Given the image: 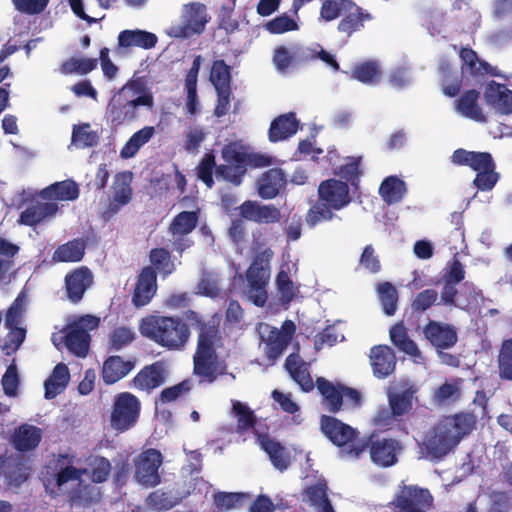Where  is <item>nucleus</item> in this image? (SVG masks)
<instances>
[{
	"label": "nucleus",
	"mask_w": 512,
	"mask_h": 512,
	"mask_svg": "<svg viewBox=\"0 0 512 512\" xmlns=\"http://www.w3.org/2000/svg\"><path fill=\"white\" fill-rule=\"evenodd\" d=\"M72 142L83 147H93L99 142V136L96 131L90 130L88 123L74 126L72 132Z\"/></svg>",
	"instance_id": "69168bd1"
},
{
	"label": "nucleus",
	"mask_w": 512,
	"mask_h": 512,
	"mask_svg": "<svg viewBox=\"0 0 512 512\" xmlns=\"http://www.w3.org/2000/svg\"><path fill=\"white\" fill-rule=\"evenodd\" d=\"M250 496L241 492H218L214 495V502L219 509L231 510L240 508Z\"/></svg>",
	"instance_id": "e2e57ef3"
},
{
	"label": "nucleus",
	"mask_w": 512,
	"mask_h": 512,
	"mask_svg": "<svg viewBox=\"0 0 512 512\" xmlns=\"http://www.w3.org/2000/svg\"><path fill=\"white\" fill-rule=\"evenodd\" d=\"M342 384H333L324 377L316 379V387L323 397L322 404L332 414L341 411L343 407Z\"/></svg>",
	"instance_id": "72a5a7b5"
},
{
	"label": "nucleus",
	"mask_w": 512,
	"mask_h": 512,
	"mask_svg": "<svg viewBox=\"0 0 512 512\" xmlns=\"http://www.w3.org/2000/svg\"><path fill=\"white\" fill-rule=\"evenodd\" d=\"M333 211H335L334 208L318 199L317 202L309 208L306 221L310 226H315L323 221H331L336 217Z\"/></svg>",
	"instance_id": "680f3d73"
},
{
	"label": "nucleus",
	"mask_w": 512,
	"mask_h": 512,
	"mask_svg": "<svg viewBox=\"0 0 512 512\" xmlns=\"http://www.w3.org/2000/svg\"><path fill=\"white\" fill-rule=\"evenodd\" d=\"M217 355L194 354L193 373L200 382L213 383L218 378Z\"/></svg>",
	"instance_id": "a19ab883"
},
{
	"label": "nucleus",
	"mask_w": 512,
	"mask_h": 512,
	"mask_svg": "<svg viewBox=\"0 0 512 512\" xmlns=\"http://www.w3.org/2000/svg\"><path fill=\"white\" fill-rule=\"evenodd\" d=\"M405 192V183L397 176H389L385 178L379 187V194L388 204L401 201Z\"/></svg>",
	"instance_id": "8fccbe9b"
},
{
	"label": "nucleus",
	"mask_w": 512,
	"mask_h": 512,
	"mask_svg": "<svg viewBox=\"0 0 512 512\" xmlns=\"http://www.w3.org/2000/svg\"><path fill=\"white\" fill-rule=\"evenodd\" d=\"M70 380L69 369L66 364L58 363L51 375L45 380L44 396L46 399H53L64 391Z\"/></svg>",
	"instance_id": "ea45409f"
},
{
	"label": "nucleus",
	"mask_w": 512,
	"mask_h": 512,
	"mask_svg": "<svg viewBox=\"0 0 512 512\" xmlns=\"http://www.w3.org/2000/svg\"><path fill=\"white\" fill-rule=\"evenodd\" d=\"M373 16L357 5L353 0L349 3L337 25L339 33L351 37L354 33L361 31L365 22L371 21Z\"/></svg>",
	"instance_id": "4be33fe9"
},
{
	"label": "nucleus",
	"mask_w": 512,
	"mask_h": 512,
	"mask_svg": "<svg viewBox=\"0 0 512 512\" xmlns=\"http://www.w3.org/2000/svg\"><path fill=\"white\" fill-rule=\"evenodd\" d=\"M78 196V185L72 180L55 182L41 191V197L47 200L73 201Z\"/></svg>",
	"instance_id": "79ce46f5"
},
{
	"label": "nucleus",
	"mask_w": 512,
	"mask_h": 512,
	"mask_svg": "<svg viewBox=\"0 0 512 512\" xmlns=\"http://www.w3.org/2000/svg\"><path fill=\"white\" fill-rule=\"evenodd\" d=\"M284 367L303 392H310L314 389L316 383L314 384L310 374L309 363L305 362L298 352L291 353L286 358Z\"/></svg>",
	"instance_id": "a878e982"
},
{
	"label": "nucleus",
	"mask_w": 512,
	"mask_h": 512,
	"mask_svg": "<svg viewBox=\"0 0 512 512\" xmlns=\"http://www.w3.org/2000/svg\"><path fill=\"white\" fill-rule=\"evenodd\" d=\"M181 501V498L173 494L172 491H165L164 489H157L151 492L147 499V505L156 511L170 510Z\"/></svg>",
	"instance_id": "603ef678"
},
{
	"label": "nucleus",
	"mask_w": 512,
	"mask_h": 512,
	"mask_svg": "<svg viewBox=\"0 0 512 512\" xmlns=\"http://www.w3.org/2000/svg\"><path fill=\"white\" fill-rule=\"evenodd\" d=\"M274 252L267 247L262 250L256 248L252 263L246 271L247 294L254 305L265 306L268 300L266 287L270 278V262Z\"/></svg>",
	"instance_id": "20e7f679"
},
{
	"label": "nucleus",
	"mask_w": 512,
	"mask_h": 512,
	"mask_svg": "<svg viewBox=\"0 0 512 512\" xmlns=\"http://www.w3.org/2000/svg\"><path fill=\"white\" fill-rule=\"evenodd\" d=\"M391 342L402 352L410 356H419L420 350L416 343L409 337L403 323L394 324L389 331Z\"/></svg>",
	"instance_id": "49530a36"
},
{
	"label": "nucleus",
	"mask_w": 512,
	"mask_h": 512,
	"mask_svg": "<svg viewBox=\"0 0 512 512\" xmlns=\"http://www.w3.org/2000/svg\"><path fill=\"white\" fill-rule=\"evenodd\" d=\"M140 400L130 392H121L115 396L110 415V425L118 432L134 427L140 417Z\"/></svg>",
	"instance_id": "6e6552de"
},
{
	"label": "nucleus",
	"mask_w": 512,
	"mask_h": 512,
	"mask_svg": "<svg viewBox=\"0 0 512 512\" xmlns=\"http://www.w3.org/2000/svg\"><path fill=\"white\" fill-rule=\"evenodd\" d=\"M140 106L152 110L154 107V97L147 94L129 99L125 96L124 89H120L109 100L106 115L112 125L120 126L124 123L135 121L138 118V108Z\"/></svg>",
	"instance_id": "423d86ee"
},
{
	"label": "nucleus",
	"mask_w": 512,
	"mask_h": 512,
	"mask_svg": "<svg viewBox=\"0 0 512 512\" xmlns=\"http://www.w3.org/2000/svg\"><path fill=\"white\" fill-rule=\"evenodd\" d=\"M438 292L435 289H425L418 294L411 303V309L414 313H424L433 305L437 304Z\"/></svg>",
	"instance_id": "774afa93"
},
{
	"label": "nucleus",
	"mask_w": 512,
	"mask_h": 512,
	"mask_svg": "<svg viewBox=\"0 0 512 512\" xmlns=\"http://www.w3.org/2000/svg\"><path fill=\"white\" fill-rule=\"evenodd\" d=\"M299 124L300 122L293 112L277 116L272 120L268 130L269 141L277 143L287 140L297 133Z\"/></svg>",
	"instance_id": "c85d7f7f"
},
{
	"label": "nucleus",
	"mask_w": 512,
	"mask_h": 512,
	"mask_svg": "<svg viewBox=\"0 0 512 512\" xmlns=\"http://www.w3.org/2000/svg\"><path fill=\"white\" fill-rule=\"evenodd\" d=\"M303 495L318 512H335L328 498L326 481H318L316 484L310 485L305 489Z\"/></svg>",
	"instance_id": "37998d69"
},
{
	"label": "nucleus",
	"mask_w": 512,
	"mask_h": 512,
	"mask_svg": "<svg viewBox=\"0 0 512 512\" xmlns=\"http://www.w3.org/2000/svg\"><path fill=\"white\" fill-rule=\"evenodd\" d=\"M351 0H323L320 8V18L331 22L342 17Z\"/></svg>",
	"instance_id": "0e129e2a"
},
{
	"label": "nucleus",
	"mask_w": 512,
	"mask_h": 512,
	"mask_svg": "<svg viewBox=\"0 0 512 512\" xmlns=\"http://www.w3.org/2000/svg\"><path fill=\"white\" fill-rule=\"evenodd\" d=\"M479 99L480 92L476 89H469L455 101V110L463 117L475 122L486 123L487 118L483 113Z\"/></svg>",
	"instance_id": "cd10ccee"
},
{
	"label": "nucleus",
	"mask_w": 512,
	"mask_h": 512,
	"mask_svg": "<svg viewBox=\"0 0 512 512\" xmlns=\"http://www.w3.org/2000/svg\"><path fill=\"white\" fill-rule=\"evenodd\" d=\"M392 504L396 512H428L433 507V497L428 489L402 485Z\"/></svg>",
	"instance_id": "9b49d317"
},
{
	"label": "nucleus",
	"mask_w": 512,
	"mask_h": 512,
	"mask_svg": "<svg viewBox=\"0 0 512 512\" xmlns=\"http://www.w3.org/2000/svg\"><path fill=\"white\" fill-rule=\"evenodd\" d=\"M163 464L160 450L147 448L134 459V480L144 488H154L161 483L159 472Z\"/></svg>",
	"instance_id": "9d476101"
},
{
	"label": "nucleus",
	"mask_w": 512,
	"mask_h": 512,
	"mask_svg": "<svg viewBox=\"0 0 512 512\" xmlns=\"http://www.w3.org/2000/svg\"><path fill=\"white\" fill-rule=\"evenodd\" d=\"M286 184V175L280 168L265 171L258 180V193L263 199H273Z\"/></svg>",
	"instance_id": "f704fd0d"
},
{
	"label": "nucleus",
	"mask_w": 512,
	"mask_h": 512,
	"mask_svg": "<svg viewBox=\"0 0 512 512\" xmlns=\"http://www.w3.org/2000/svg\"><path fill=\"white\" fill-rule=\"evenodd\" d=\"M74 461V455L63 453L58 454L50 462L49 467L53 471L54 482L59 490L70 481H81L82 476L86 473V469L76 468Z\"/></svg>",
	"instance_id": "a211bd4d"
},
{
	"label": "nucleus",
	"mask_w": 512,
	"mask_h": 512,
	"mask_svg": "<svg viewBox=\"0 0 512 512\" xmlns=\"http://www.w3.org/2000/svg\"><path fill=\"white\" fill-rule=\"evenodd\" d=\"M367 448L371 461L379 467L386 468L397 463V455L402 447L396 439L370 435L367 439H362L358 444L351 446L347 451L348 456L358 458Z\"/></svg>",
	"instance_id": "39448f33"
},
{
	"label": "nucleus",
	"mask_w": 512,
	"mask_h": 512,
	"mask_svg": "<svg viewBox=\"0 0 512 512\" xmlns=\"http://www.w3.org/2000/svg\"><path fill=\"white\" fill-rule=\"evenodd\" d=\"M132 180L131 172L118 173L115 176V185L113 187L112 200L103 212V217L107 220L116 215L120 209L127 205L132 199Z\"/></svg>",
	"instance_id": "412c9836"
},
{
	"label": "nucleus",
	"mask_w": 512,
	"mask_h": 512,
	"mask_svg": "<svg viewBox=\"0 0 512 512\" xmlns=\"http://www.w3.org/2000/svg\"><path fill=\"white\" fill-rule=\"evenodd\" d=\"M382 71L375 60H367L356 64L351 72V78L366 84L376 85L380 82Z\"/></svg>",
	"instance_id": "a18cd8bd"
},
{
	"label": "nucleus",
	"mask_w": 512,
	"mask_h": 512,
	"mask_svg": "<svg viewBox=\"0 0 512 512\" xmlns=\"http://www.w3.org/2000/svg\"><path fill=\"white\" fill-rule=\"evenodd\" d=\"M317 193L319 201L327 203L335 211L345 208L352 201L348 184L335 178L320 182Z\"/></svg>",
	"instance_id": "4468645a"
},
{
	"label": "nucleus",
	"mask_w": 512,
	"mask_h": 512,
	"mask_svg": "<svg viewBox=\"0 0 512 512\" xmlns=\"http://www.w3.org/2000/svg\"><path fill=\"white\" fill-rule=\"evenodd\" d=\"M361 157H352L349 162L341 165L338 172L336 173L342 179H344L348 185L350 184L354 189H358L360 177L362 175Z\"/></svg>",
	"instance_id": "052dcab7"
},
{
	"label": "nucleus",
	"mask_w": 512,
	"mask_h": 512,
	"mask_svg": "<svg viewBox=\"0 0 512 512\" xmlns=\"http://www.w3.org/2000/svg\"><path fill=\"white\" fill-rule=\"evenodd\" d=\"M438 72L442 92L445 96L456 97L463 86V75L454 70L453 65L447 59L441 60Z\"/></svg>",
	"instance_id": "c9c22d12"
},
{
	"label": "nucleus",
	"mask_w": 512,
	"mask_h": 512,
	"mask_svg": "<svg viewBox=\"0 0 512 512\" xmlns=\"http://www.w3.org/2000/svg\"><path fill=\"white\" fill-rule=\"evenodd\" d=\"M459 57L461 60L462 75L465 72L473 77L492 75V66L488 62L480 60L476 51L472 48L462 47L459 50Z\"/></svg>",
	"instance_id": "e433bc0d"
},
{
	"label": "nucleus",
	"mask_w": 512,
	"mask_h": 512,
	"mask_svg": "<svg viewBox=\"0 0 512 512\" xmlns=\"http://www.w3.org/2000/svg\"><path fill=\"white\" fill-rule=\"evenodd\" d=\"M206 23L205 5L191 3L186 5L183 13V23L175 27L174 35L180 38H189L195 34H200L205 29Z\"/></svg>",
	"instance_id": "2eb2a0df"
},
{
	"label": "nucleus",
	"mask_w": 512,
	"mask_h": 512,
	"mask_svg": "<svg viewBox=\"0 0 512 512\" xmlns=\"http://www.w3.org/2000/svg\"><path fill=\"white\" fill-rule=\"evenodd\" d=\"M322 433L336 446L345 447L343 452L348 455L351 446L358 444L359 432L352 426L342 422L338 418L322 415L320 418Z\"/></svg>",
	"instance_id": "ddd939ff"
},
{
	"label": "nucleus",
	"mask_w": 512,
	"mask_h": 512,
	"mask_svg": "<svg viewBox=\"0 0 512 512\" xmlns=\"http://www.w3.org/2000/svg\"><path fill=\"white\" fill-rule=\"evenodd\" d=\"M86 249V242L83 238L72 239L59 245L52 256L53 261L61 263H74L83 259Z\"/></svg>",
	"instance_id": "58836bf2"
},
{
	"label": "nucleus",
	"mask_w": 512,
	"mask_h": 512,
	"mask_svg": "<svg viewBox=\"0 0 512 512\" xmlns=\"http://www.w3.org/2000/svg\"><path fill=\"white\" fill-rule=\"evenodd\" d=\"M58 205L54 202L31 201L20 213L18 222L29 227H36L42 221L54 216Z\"/></svg>",
	"instance_id": "bb28decb"
},
{
	"label": "nucleus",
	"mask_w": 512,
	"mask_h": 512,
	"mask_svg": "<svg viewBox=\"0 0 512 512\" xmlns=\"http://www.w3.org/2000/svg\"><path fill=\"white\" fill-rule=\"evenodd\" d=\"M221 157L224 163L216 167V177L234 185L241 184L249 166V153L237 143L230 142L222 148Z\"/></svg>",
	"instance_id": "0eeeda50"
},
{
	"label": "nucleus",
	"mask_w": 512,
	"mask_h": 512,
	"mask_svg": "<svg viewBox=\"0 0 512 512\" xmlns=\"http://www.w3.org/2000/svg\"><path fill=\"white\" fill-rule=\"evenodd\" d=\"M157 292V275L151 266L141 269L134 287L132 304L137 307L146 306L151 302Z\"/></svg>",
	"instance_id": "6ab92c4d"
},
{
	"label": "nucleus",
	"mask_w": 512,
	"mask_h": 512,
	"mask_svg": "<svg viewBox=\"0 0 512 512\" xmlns=\"http://www.w3.org/2000/svg\"><path fill=\"white\" fill-rule=\"evenodd\" d=\"M264 342L265 354L270 360L278 359L290 344V342L287 341V337H283L277 328H272L269 331Z\"/></svg>",
	"instance_id": "4d7b16f0"
},
{
	"label": "nucleus",
	"mask_w": 512,
	"mask_h": 512,
	"mask_svg": "<svg viewBox=\"0 0 512 512\" xmlns=\"http://www.w3.org/2000/svg\"><path fill=\"white\" fill-rule=\"evenodd\" d=\"M389 407L392 410V415L396 416L399 421L409 413L413 406V391L406 389L400 393L389 395Z\"/></svg>",
	"instance_id": "864d4df0"
},
{
	"label": "nucleus",
	"mask_w": 512,
	"mask_h": 512,
	"mask_svg": "<svg viewBox=\"0 0 512 512\" xmlns=\"http://www.w3.org/2000/svg\"><path fill=\"white\" fill-rule=\"evenodd\" d=\"M42 430L31 424H21L11 435V444L18 452H28L38 447Z\"/></svg>",
	"instance_id": "7c9ffc66"
},
{
	"label": "nucleus",
	"mask_w": 512,
	"mask_h": 512,
	"mask_svg": "<svg viewBox=\"0 0 512 512\" xmlns=\"http://www.w3.org/2000/svg\"><path fill=\"white\" fill-rule=\"evenodd\" d=\"M423 334L439 352L452 348L458 341L457 331L453 325L435 320H429L423 328Z\"/></svg>",
	"instance_id": "f3484780"
},
{
	"label": "nucleus",
	"mask_w": 512,
	"mask_h": 512,
	"mask_svg": "<svg viewBox=\"0 0 512 512\" xmlns=\"http://www.w3.org/2000/svg\"><path fill=\"white\" fill-rule=\"evenodd\" d=\"M97 64L98 60L96 58L71 57L61 64L59 71L64 75H86L93 71L97 67Z\"/></svg>",
	"instance_id": "5fc2aeb1"
},
{
	"label": "nucleus",
	"mask_w": 512,
	"mask_h": 512,
	"mask_svg": "<svg viewBox=\"0 0 512 512\" xmlns=\"http://www.w3.org/2000/svg\"><path fill=\"white\" fill-rule=\"evenodd\" d=\"M155 133L156 130L153 126H145L135 132L121 149V157L131 158L135 156L140 148L151 140Z\"/></svg>",
	"instance_id": "09e8293b"
},
{
	"label": "nucleus",
	"mask_w": 512,
	"mask_h": 512,
	"mask_svg": "<svg viewBox=\"0 0 512 512\" xmlns=\"http://www.w3.org/2000/svg\"><path fill=\"white\" fill-rule=\"evenodd\" d=\"M93 283V274L86 266L73 269L65 276V289L68 300L73 303H79Z\"/></svg>",
	"instance_id": "aec40b11"
},
{
	"label": "nucleus",
	"mask_w": 512,
	"mask_h": 512,
	"mask_svg": "<svg viewBox=\"0 0 512 512\" xmlns=\"http://www.w3.org/2000/svg\"><path fill=\"white\" fill-rule=\"evenodd\" d=\"M238 209L241 218L257 224H274L281 220V211L273 204L246 200Z\"/></svg>",
	"instance_id": "dca6fc26"
},
{
	"label": "nucleus",
	"mask_w": 512,
	"mask_h": 512,
	"mask_svg": "<svg viewBox=\"0 0 512 512\" xmlns=\"http://www.w3.org/2000/svg\"><path fill=\"white\" fill-rule=\"evenodd\" d=\"M261 448L268 454L272 465L279 471H285L291 463L290 453L278 441L271 439L267 434L256 432Z\"/></svg>",
	"instance_id": "2f4dec72"
},
{
	"label": "nucleus",
	"mask_w": 512,
	"mask_h": 512,
	"mask_svg": "<svg viewBox=\"0 0 512 512\" xmlns=\"http://www.w3.org/2000/svg\"><path fill=\"white\" fill-rule=\"evenodd\" d=\"M149 260L151 267H153L156 273H160L163 278H166L172 274L175 270V265L171 260V254L169 250L165 248H153L149 253Z\"/></svg>",
	"instance_id": "3c124183"
},
{
	"label": "nucleus",
	"mask_w": 512,
	"mask_h": 512,
	"mask_svg": "<svg viewBox=\"0 0 512 512\" xmlns=\"http://www.w3.org/2000/svg\"><path fill=\"white\" fill-rule=\"evenodd\" d=\"M139 330L144 337L171 351L182 350L190 338L189 326L178 316L148 315L141 319Z\"/></svg>",
	"instance_id": "f03ea898"
},
{
	"label": "nucleus",
	"mask_w": 512,
	"mask_h": 512,
	"mask_svg": "<svg viewBox=\"0 0 512 512\" xmlns=\"http://www.w3.org/2000/svg\"><path fill=\"white\" fill-rule=\"evenodd\" d=\"M202 64V56L197 55L192 62V66L187 71L185 76V89L187 92L186 96V111L190 115H195L198 112V93L197 83L198 74Z\"/></svg>",
	"instance_id": "4c0bfd02"
},
{
	"label": "nucleus",
	"mask_w": 512,
	"mask_h": 512,
	"mask_svg": "<svg viewBox=\"0 0 512 512\" xmlns=\"http://www.w3.org/2000/svg\"><path fill=\"white\" fill-rule=\"evenodd\" d=\"M186 318L192 327L198 331V340L195 354L217 355L216 348L221 344L222 336L219 327L206 322L203 317L194 310L186 312Z\"/></svg>",
	"instance_id": "f8f14e48"
},
{
	"label": "nucleus",
	"mask_w": 512,
	"mask_h": 512,
	"mask_svg": "<svg viewBox=\"0 0 512 512\" xmlns=\"http://www.w3.org/2000/svg\"><path fill=\"white\" fill-rule=\"evenodd\" d=\"M158 43L156 34L141 29H126L118 34V48L128 50L132 47L150 50Z\"/></svg>",
	"instance_id": "c756f323"
},
{
	"label": "nucleus",
	"mask_w": 512,
	"mask_h": 512,
	"mask_svg": "<svg viewBox=\"0 0 512 512\" xmlns=\"http://www.w3.org/2000/svg\"><path fill=\"white\" fill-rule=\"evenodd\" d=\"M199 221V210L182 211L178 213L169 225V232L172 236L188 235L197 226Z\"/></svg>",
	"instance_id": "de8ad7c7"
},
{
	"label": "nucleus",
	"mask_w": 512,
	"mask_h": 512,
	"mask_svg": "<svg viewBox=\"0 0 512 512\" xmlns=\"http://www.w3.org/2000/svg\"><path fill=\"white\" fill-rule=\"evenodd\" d=\"M136 366V359L124 360L119 355H112L103 362L101 377L106 385H113L126 377Z\"/></svg>",
	"instance_id": "393cba45"
},
{
	"label": "nucleus",
	"mask_w": 512,
	"mask_h": 512,
	"mask_svg": "<svg viewBox=\"0 0 512 512\" xmlns=\"http://www.w3.org/2000/svg\"><path fill=\"white\" fill-rule=\"evenodd\" d=\"M99 318L93 315L81 316L78 320L65 327V345L70 352L79 357H85L89 351V331L97 329Z\"/></svg>",
	"instance_id": "1a4fd4ad"
},
{
	"label": "nucleus",
	"mask_w": 512,
	"mask_h": 512,
	"mask_svg": "<svg viewBox=\"0 0 512 512\" xmlns=\"http://www.w3.org/2000/svg\"><path fill=\"white\" fill-rule=\"evenodd\" d=\"M135 332L128 327H117L115 328L109 336V344L110 348L119 351L122 348L131 344L135 339Z\"/></svg>",
	"instance_id": "338daca9"
},
{
	"label": "nucleus",
	"mask_w": 512,
	"mask_h": 512,
	"mask_svg": "<svg viewBox=\"0 0 512 512\" xmlns=\"http://www.w3.org/2000/svg\"><path fill=\"white\" fill-rule=\"evenodd\" d=\"M477 422V416L469 411L444 416L423 438L422 450L426 457L433 461L444 459L476 429Z\"/></svg>",
	"instance_id": "f257e3e1"
},
{
	"label": "nucleus",
	"mask_w": 512,
	"mask_h": 512,
	"mask_svg": "<svg viewBox=\"0 0 512 512\" xmlns=\"http://www.w3.org/2000/svg\"><path fill=\"white\" fill-rule=\"evenodd\" d=\"M232 414L236 418V432L240 435L245 434L250 430H254L256 434L257 430L255 426L257 424V417L254 411L245 403L233 400L232 401Z\"/></svg>",
	"instance_id": "c03bdc74"
},
{
	"label": "nucleus",
	"mask_w": 512,
	"mask_h": 512,
	"mask_svg": "<svg viewBox=\"0 0 512 512\" xmlns=\"http://www.w3.org/2000/svg\"><path fill=\"white\" fill-rule=\"evenodd\" d=\"M378 293L384 313L393 316L398 304L397 289L390 282H383L378 286Z\"/></svg>",
	"instance_id": "bf43d9fd"
},
{
	"label": "nucleus",
	"mask_w": 512,
	"mask_h": 512,
	"mask_svg": "<svg viewBox=\"0 0 512 512\" xmlns=\"http://www.w3.org/2000/svg\"><path fill=\"white\" fill-rule=\"evenodd\" d=\"M488 106L500 115L512 114V90L506 85L491 81L484 91Z\"/></svg>",
	"instance_id": "5701e85b"
},
{
	"label": "nucleus",
	"mask_w": 512,
	"mask_h": 512,
	"mask_svg": "<svg viewBox=\"0 0 512 512\" xmlns=\"http://www.w3.org/2000/svg\"><path fill=\"white\" fill-rule=\"evenodd\" d=\"M497 364L499 378L505 381H512V338L502 341Z\"/></svg>",
	"instance_id": "6e6d98bb"
},
{
	"label": "nucleus",
	"mask_w": 512,
	"mask_h": 512,
	"mask_svg": "<svg viewBox=\"0 0 512 512\" xmlns=\"http://www.w3.org/2000/svg\"><path fill=\"white\" fill-rule=\"evenodd\" d=\"M210 81L216 89L231 88V67L222 59L212 62Z\"/></svg>",
	"instance_id": "13d9d810"
},
{
	"label": "nucleus",
	"mask_w": 512,
	"mask_h": 512,
	"mask_svg": "<svg viewBox=\"0 0 512 512\" xmlns=\"http://www.w3.org/2000/svg\"><path fill=\"white\" fill-rule=\"evenodd\" d=\"M451 162L454 165L467 166L476 172L473 185L479 191H491L500 179V174L496 171V163L489 152L458 148L453 152Z\"/></svg>",
	"instance_id": "7ed1b4c3"
},
{
	"label": "nucleus",
	"mask_w": 512,
	"mask_h": 512,
	"mask_svg": "<svg viewBox=\"0 0 512 512\" xmlns=\"http://www.w3.org/2000/svg\"><path fill=\"white\" fill-rule=\"evenodd\" d=\"M369 357L375 377L384 379L394 372L397 360L394 351L389 346H373Z\"/></svg>",
	"instance_id": "b1692460"
},
{
	"label": "nucleus",
	"mask_w": 512,
	"mask_h": 512,
	"mask_svg": "<svg viewBox=\"0 0 512 512\" xmlns=\"http://www.w3.org/2000/svg\"><path fill=\"white\" fill-rule=\"evenodd\" d=\"M165 381L164 370L160 362L144 366L132 379L135 388L142 391H151Z\"/></svg>",
	"instance_id": "473e14b6"
}]
</instances>
